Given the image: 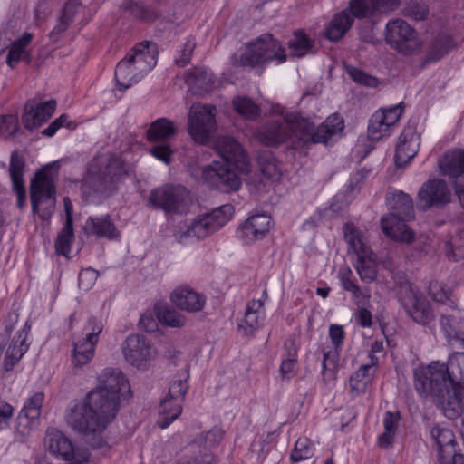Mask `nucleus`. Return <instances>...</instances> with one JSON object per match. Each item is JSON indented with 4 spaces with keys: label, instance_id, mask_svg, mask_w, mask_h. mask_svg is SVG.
Returning <instances> with one entry per match:
<instances>
[{
    "label": "nucleus",
    "instance_id": "f257e3e1",
    "mask_svg": "<svg viewBox=\"0 0 464 464\" xmlns=\"http://www.w3.org/2000/svg\"><path fill=\"white\" fill-rule=\"evenodd\" d=\"M414 387L420 396H432L449 419L464 413V353L447 362H433L414 370Z\"/></svg>",
    "mask_w": 464,
    "mask_h": 464
},
{
    "label": "nucleus",
    "instance_id": "f03ea898",
    "mask_svg": "<svg viewBox=\"0 0 464 464\" xmlns=\"http://www.w3.org/2000/svg\"><path fill=\"white\" fill-rule=\"evenodd\" d=\"M282 119L272 120L258 131L259 140L267 146H277L290 141L295 149L308 147L310 144H327L334 136L340 134L344 127L339 114H332L317 128L308 118L285 109L276 111Z\"/></svg>",
    "mask_w": 464,
    "mask_h": 464
},
{
    "label": "nucleus",
    "instance_id": "7ed1b4c3",
    "mask_svg": "<svg viewBox=\"0 0 464 464\" xmlns=\"http://www.w3.org/2000/svg\"><path fill=\"white\" fill-rule=\"evenodd\" d=\"M216 150L222 161L215 160L200 170V179L208 187L221 192L236 191L241 186V179L236 169L247 172L248 158L242 146L228 136L219 137L216 141Z\"/></svg>",
    "mask_w": 464,
    "mask_h": 464
},
{
    "label": "nucleus",
    "instance_id": "20e7f679",
    "mask_svg": "<svg viewBox=\"0 0 464 464\" xmlns=\"http://www.w3.org/2000/svg\"><path fill=\"white\" fill-rule=\"evenodd\" d=\"M101 395L88 393L82 401L72 406L65 415L68 426L82 435L92 449H100L107 444L103 432L116 417V413L101 403Z\"/></svg>",
    "mask_w": 464,
    "mask_h": 464
},
{
    "label": "nucleus",
    "instance_id": "39448f33",
    "mask_svg": "<svg viewBox=\"0 0 464 464\" xmlns=\"http://www.w3.org/2000/svg\"><path fill=\"white\" fill-rule=\"evenodd\" d=\"M125 174L122 160L111 153L101 154L90 162L82 184L85 200L100 203L116 190L120 178Z\"/></svg>",
    "mask_w": 464,
    "mask_h": 464
},
{
    "label": "nucleus",
    "instance_id": "423d86ee",
    "mask_svg": "<svg viewBox=\"0 0 464 464\" xmlns=\"http://www.w3.org/2000/svg\"><path fill=\"white\" fill-rule=\"evenodd\" d=\"M386 201L391 213L381 219L382 229L390 238L405 244L414 241V233L405 224L413 219L414 208L411 197L403 191L388 192Z\"/></svg>",
    "mask_w": 464,
    "mask_h": 464
},
{
    "label": "nucleus",
    "instance_id": "0eeeda50",
    "mask_svg": "<svg viewBox=\"0 0 464 464\" xmlns=\"http://www.w3.org/2000/svg\"><path fill=\"white\" fill-rule=\"evenodd\" d=\"M233 214L234 207L231 204L222 205L210 213L198 217L189 225L179 227L174 237L180 244H187L193 238L203 239L226 225Z\"/></svg>",
    "mask_w": 464,
    "mask_h": 464
},
{
    "label": "nucleus",
    "instance_id": "6e6552de",
    "mask_svg": "<svg viewBox=\"0 0 464 464\" xmlns=\"http://www.w3.org/2000/svg\"><path fill=\"white\" fill-rule=\"evenodd\" d=\"M394 292L406 314L415 323L429 325L434 321L435 316L430 302L404 276L399 277L394 285Z\"/></svg>",
    "mask_w": 464,
    "mask_h": 464
},
{
    "label": "nucleus",
    "instance_id": "1a4fd4ad",
    "mask_svg": "<svg viewBox=\"0 0 464 464\" xmlns=\"http://www.w3.org/2000/svg\"><path fill=\"white\" fill-rule=\"evenodd\" d=\"M31 203L34 213L43 220H49L55 207L54 179L48 167L38 171L30 186Z\"/></svg>",
    "mask_w": 464,
    "mask_h": 464
},
{
    "label": "nucleus",
    "instance_id": "9d476101",
    "mask_svg": "<svg viewBox=\"0 0 464 464\" xmlns=\"http://www.w3.org/2000/svg\"><path fill=\"white\" fill-rule=\"evenodd\" d=\"M189 191L181 185L165 184L153 188L148 198V206L169 214H184L190 206Z\"/></svg>",
    "mask_w": 464,
    "mask_h": 464
},
{
    "label": "nucleus",
    "instance_id": "9b49d317",
    "mask_svg": "<svg viewBox=\"0 0 464 464\" xmlns=\"http://www.w3.org/2000/svg\"><path fill=\"white\" fill-rule=\"evenodd\" d=\"M286 60L285 48L272 34H265L249 44L240 58L242 66H256L272 61L282 63Z\"/></svg>",
    "mask_w": 464,
    "mask_h": 464
},
{
    "label": "nucleus",
    "instance_id": "f8f14e48",
    "mask_svg": "<svg viewBox=\"0 0 464 464\" xmlns=\"http://www.w3.org/2000/svg\"><path fill=\"white\" fill-rule=\"evenodd\" d=\"M130 392V383L122 372L119 369L106 368L98 377L97 387L89 393L101 395V403L117 414L121 396Z\"/></svg>",
    "mask_w": 464,
    "mask_h": 464
},
{
    "label": "nucleus",
    "instance_id": "ddd939ff",
    "mask_svg": "<svg viewBox=\"0 0 464 464\" xmlns=\"http://www.w3.org/2000/svg\"><path fill=\"white\" fill-rule=\"evenodd\" d=\"M44 445L53 457L69 464H84L90 459L86 448L74 446L68 437L54 428L47 430Z\"/></svg>",
    "mask_w": 464,
    "mask_h": 464
},
{
    "label": "nucleus",
    "instance_id": "4468645a",
    "mask_svg": "<svg viewBox=\"0 0 464 464\" xmlns=\"http://www.w3.org/2000/svg\"><path fill=\"white\" fill-rule=\"evenodd\" d=\"M385 39L392 48L404 55L418 52L422 46L419 34L401 19L387 23Z\"/></svg>",
    "mask_w": 464,
    "mask_h": 464
},
{
    "label": "nucleus",
    "instance_id": "2eb2a0df",
    "mask_svg": "<svg viewBox=\"0 0 464 464\" xmlns=\"http://www.w3.org/2000/svg\"><path fill=\"white\" fill-rule=\"evenodd\" d=\"M216 108L201 103L192 104L188 116V132L200 144L207 143L216 130Z\"/></svg>",
    "mask_w": 464,
    "mask_h": 464
},
{
    "label": "nucleus",
    "instance_id": "dca6fc26",
    "mask_svg": "<svg viewBox=\"0 0 464 464\" xmlns=\"http://www.w3.org/2000/svg\"><path fill=\"white\" fill-rule=\"evenodd\" d=\"M176 133V124L167 118H159L152 121L146 131V136L149 141L162 142L161 144L152 147L150 149V153L166 164L170 162L171 156L173 154V150L167 141L174 137Z\"/></svg>",
    "mask_w": 464,
    "mask_h": 464
},
{
    "label": "nucleus",
    "instance_id": "f3484780",
    "mask_svg": "<svg viewBox=\"0 0 464 464\" xmlns=\"http://www.w3.org/2000/svg\"><path fill=\"white\" fill-rule=\"evenodd\" d=\"M125 360L140 370H147L156 358L157 351L150 340L142 334H130L121 344Z\"/></svg>",
    "mask_w": 464,
    "mask_h": 464
},
{
    "label": "nucleus",
    "instance_id": "a211bd4d",
    "mask_svg": "<svg viewBox=\"0 0 464 464\" xmlns=\"http://www.w3.org/2000/svg\"><path fill=\"white\" fill-rule=\"evenodd\" d=\"M430 436L437 445L440 464H464V455L457 452V444L451 430L436 425L431 428Z\"/></svg>",
    "mask_w": 464,
    "mask_h": 464
},
{
    "label": "nucleus",
    "instance_id": "6ab92c4d",
    "mask_svg": "<svg viewBox=\"0 0 464 464\" xmlns=\"http://www.w3.org/2000/svg\"><path fill=\"white\" fill-rule=\"evenodd\" d=\"M329 336L333 346L324 348L322 376L324 382L333 381L336 377L340 351L344 340V331L342 325L332 324L329 328Z\"/></svg>",
    "mask_w": 464,
    "mask_h": 464
},
{
    "label": "nucleus",
    "instance_id": "aec40b11",
    "mask_svg": "<svg viewBox=\"0 0 464 464\" xmlns=\"http://www.w3.org/2000/svg\"><path fill=\"white\" fill-rule=\"evenodd\" d=\"M402 113L400 104L375 111L369 122L368 137L374 141L389 137Z\"/></svg>",
    "mask_w": 464,
    "mask_h": 464
},
{
    "label": "nucleus",
    "instance_id": "412c9836",
    "mask_svg": "<svg viewBox=\"0 0 464 464\" xmlns=\"http://www.w3.org/2000/svg\"><path fill=\"white\" fill-rule=\"evenodd\" d=\"M56 109V101L36 103L30 100L24 105V111L22 116V122L29 130H34L46 122L53 114Z\"/></svg>",
    "mask_w": 464,
    "mask_h": 464
},
{
    "label": "nucleus",
    "instance_id": "4be33fe9",
    "mask_svg": "<svg viewBox=\"0 0 464 464\" xmlns=\"http://www.w3.org/2000/svg\"><path fill=\"white\" fill-rule=\"evenodd\" d=\"M271 217L261 213L250 216L237 231V236L246 244L262 239L271 227Z\"/></svg>",
    "mask_w": 464,
    "mask_h": 464
},
{
    "label": "nucleus",
    "instance_id": "5701e85b",
    "mask_svg": "<svg viewBox=\"0 0 464 464\" xmlns=\"http://www.w3.org/2000/svg\"><path fill=\"white\" fill-rule=\"evenodd\" d=\"M420 136L412 126L404 128L399 137L395 151V164L401 168L408 164L418 153Z\"/></svg>",
    "mask_w": 464,
    "mask_h": 464
},
{
    "label": "nucleus",
    "instance_id": "b1692460",
    "mask_svg": "<svg viewBox=\"0 0 464 464\" xmlns=\"http://www.w3.org/2000/svg\"><path fill=\"white\" fill-rule=\"evenodd\" d=\"M127 57L138 72V75L143 78L157 63L156 46L147 41L140 43L133 47Z\"/></svg>",
    "mask_w": 464,
    "mask_h": 464
},
{
    "label": "nucleus",
    "instance_id": "393cba45",
    "mask_svg": "<svg viewBox=\"0 0 464 464\" xmlns=\"http://www.w3.org/2000/svg\"><path fill=\"white\" fill-rule=\"evenodd\" d=\"M398 0H351L349 8L353 15L364 18L375 14H387L398 6Z\"/></svg>",
    "mask_w": 464,
    "mask_h": 464
},
{
    "label": "nucleus",
    "instance_id": "a878e982",
    "mask_svg": "<svg viewBox=\"0 0 464 464\" xmlns=\"http://www.w3.org/2000/svg\"><path fill=\"white\" fill-rule=\"evenodd\" d=\"M44 400V393L42 392H37L27 399L17 418V426L21 432H29L37 425Z\"/></svg>",
    "mask_w": 464,
    "mask_h": 464
},
{
    "label": "nucleus",
    "instance_id": "bb28decb",
    "mask_svg": "<svg viewBox=\"0 0 464 464\" xmlns=\"http://www.w3.org/2000/svg\"><path fill=\"white\" fill-rule=\"evenodd\" d=\"M31 326L28 322H26L23 329L17 333L15 337L8 345L3 362V369L5 372L13 371L14 367L20 362L27 352L29 348L27 338Z\"/></svg>",
    "mask_w": 464,
    "mask_h": 464
},
{
    "label": "nucleus",
    "instance_id": "cd10ccee",
    "mask_svg": "<svg viewBox=\"0 0 464 464\" xmlns=\"http://www.w3.org/2000/svg\"><path fill=\"white\" fill-rule=\"evenodd\" d=\"M84 231L97 238L118 240L121 237V232L109 214L89 217L84 224Z\"/></svg>",
    "mask_w": 464,
    "mask_h": 464
},
{
    "label": "nucleus",
    "instance_id": "c85d7f7f",
    "mask_svg": "<svg viewBox=\"0 0 464 464\" xmlns=\"http://www.w3.org/2000/svg\"><path fill=\"white\" fill-rule=\"evenodd\" d=\"M419 198L426 206L444 205L450 200V191L442 180H429L419 190Z\"/></svg>",
    "mask_w": 464,
    "mask_h": 464
},
{
    "label": "nucleus",
    "instance_id": "c756f323",
    "mask_svg": "<svg viewBox=\"0 0 464 464\" xmlns=\"http://www.w3.org/2000/svg\"><path fill=\"white\" fill-rule=\"evenodd\" d=\"M24 159L16 151L12 152L9 165V173L12 179L13 189L17 195V207L22 208L26 198L24 185Z\"/></svg>",
    "mask_w": 464,
    "mask_h": 464
},
{
    "label": "nucleus",
    "instance_id": "7c9ffc66",
    "mask_svg": "<svg viewBox=\"0 0 464 464\" xmlns=\"http://www.w3.org/2000/svg\"><path fill=\"white\" fill-rule=\"evenodd\" d=\"M439 167L440 172L448 176L453 184L458 182L454 179L460 178L464 173V150L457 149L448 151L440 160Z\"/></svg>",
    "mask_w": 464,
    "mask_h": 464
},
{
    "label": "nucleus",
    "instance_id": "2f4dec72",
    "mask_svg": "<svg viewBox=\"0 0 464 464\" xmlns=\"http://www.w3.org/2000/svg\"><path fill=\"white\" fill-rule=\"evenodd\" d=\"M171 301L181 310L198 312L204 307L206 299L202 295L189 288L181 287L172 293Z\"/></svg>",
    "mask_w": 464,
    "mask_h": 464
},
{
    "label": "nucleus",
    "instance_id": "473e14b6",
    "mask_svg": "<svg viewBox=\"0 0 464 464\" xmlns=\"http://www.w3.org/2000/svg\"><path fill=\"white\" fill-rule=\"evenodd\" d=\"M186 83L193 93L201 95L214 87L215 77L209 69L194 68L186 74Z\"/></svg>",
    "mask_w": 464,
    "mask_h": 464
},
{
    "label": "nucleus",
    "instance_id": "72a5a7b5",
    "mask_svg": "<svg viewBox=\"0 0 464 464\" xmlns=\"http://www.w3.org/2000/svg\"><path fill=\"white\" fill-rule=\"evenodd\" d=\"M265 318L264 304L261 300H253L247 304L244 319L238 326L246 335H252L261 327Z\"/></svg>",
    "mask_w": 464,
    "mask_h": 464
},
{
    "label": "nucleus",
    "instance_id": "f704fd0d",
    "mask_svg": "<svg viewBox=\"0 0 464 464\" xmlns=\"http://www.w3.org/2000/svg\"><path fill=\"white\" fill-rule=\"evenodd\" d=\"M464 320V312L457 309L456 305H450V309L441 312L440 324L449 339H459V325Z\"/></svg>",
    "mask_w": 464,
    "mask_h": 464
},
{
    "label": "nucleus",
    "instance_id": "c9c22d12",
    "mask_svg": "<svg viewBox=\"0 0 464 464\" xmlns=\"http://www.w3.org/2000/svg\"><path fill=\"white\" fill-rule=\"evenodd\" d=\"M349 10H343L336 14L331 20L325 31V36L332 42L342 39L353 23V15Z\"/></svg>",
    "mask_w": 464,
    "mask_h": 464
},
{
    "label": "nucleus",
    "instance_id": "e433bc0d",
    "mask_svg": "<svg viewBox=\"0 0 464 464\" xmlns=\"http://www.w3.org/2000/svg\"><path fill=\"white\" fill-rule=\"evenodd\" d=\"M377 358L371 355V362L362 365L356 372L350 377L351 392L359 394L366 391L372 377L375 371Z\"/></svg>",
    "mask_w": 464,
    "mask_h": 464
},
{
    "label": "nucleus",
    "instance_id": "4c0bfd02",
    "mask_svg": "<svg viewBox=\"0 0 464 464\" xmlns=\"http://www.w3.org/2000/svg\"><path fill=\"white\" fill-rule=\"evenodd\" d=\"M114 74L117 85L122 90L130 88L142 79L127 56L118 63Z\"/></svg>",
    "mask_w": 464,
    "mask_h": 464
},
{
    "label": "nucleus",
    "instance_id": "58836bf2",
    "mask_svg": "<svg viewBox=\"0 0 464 464\" xmlns=\"http://www.w3.org/2000/svg\"><path fill=\"white\" fill-rule=\"evenodd\" d=\"M96 343L84 338L73 343L72 353V365L74 370L82 369L88 364L94 356Z\"/></svg>",
    "mask_w": 464,
    "mask_h": 464
},
{
    "label": "nucleus",
    "instance_id": "ea45409f",
    "mask_svg": "<svg viewBox=\"0 0 464 464\" xmlns=\"http://www.w3.org/2000/svg\"><path fill=\"white\" fill-rule=\"evenodd\" d=\"M33 34L24 33L19 39L10 44L9 53L6 58V63L14 68L16 63L24 59L26 63L30 62L29 53L26 48L31 44Z\"/></svg>",
    "mask_w": 464,
    "mask_h": 464
},
{
    "label": "nucleus",
    "instance_id": "a19ab883",
    "mask_svg": "<svg viewBox=\"0 0 464 464\" xmlns=\"http://www.w3.org/2000/svg\"><path fill=\"white\" fill-rule=\"evenodd\" d=\"M181 403L182 402H176V399L169 395L161 400L159 408L160 419L158 421L161 429L168 428L170 423L181 414Z\"/></svg>",
    "mask_w": 464,
    "mask_h": 464
},
{
    "label": "nucleus",
    "instance_id": "79ce46f5",
    "mask_svg": "<svg viewBox=\"0 0 464 464\" xmlns=\"http://www.w3.org/2000/svg\"><path fill=\"white\" fill-rule=\"evenodd\" d=\"M314 42L310 39L304 31L297 30L294 33V36L288 42L290 55L293 57H304L313 53Z\"/></svg>",
    "mask_w": 464,
    "mask_h": 464
},
{
    "label": "nucleus",
    "instance_id": "37998d69",
    "mask_svg": "<svg viewBox=\"0 0 464 464\" xmlns=\"http://www.w3.org/2000/svg\"><path fill=\"white\" fill-rule=\"evenodd\" d=\"M344 239L357 256L369 253L367 246L362 240V233L353 223H346L343 227Z\"/></svg>",
    "mask_w": 464,
    "mask_h": 464
},
{
    "label": "nucleus",
    "instance_id": "c03bdc74",
    "mask_svg": "<svg viewBox=\"0 0 464 464\" xmlns=\"http://www.w3.org/2000/svg\"><path fill=\"white\" fill-rule=\"evenodd\" d=\"M232 103L236 112L246 119L256 120L260 116L261 110L259 106L248 97H235Z\"/></svg>",
    "mask_w": 464,
    "mask_h": 464
},
{
    "label": "nucleus",
    "instance_id": "a18cd8bd",
    "mask_svg": "<svg viewBox=\"0 0 464 464\" xmlns=\"http://www.w3.org/2000/svg\"><path fill=\"white\" fill-rule=\"evenodd\" d=\"M399 412L387 411L383 419L384 432L378 438V443L382 448H388L392 443L398 422L400 420Z\"/></svg>",
    "mask_w": 464,
    "mask_h": 464
},
{
    "label": "nucleus",
    "instance_id": "49530a36",
    "mask_svg": "<svg viewBox=\"0 0 464 464\" xmlns=\"http://www.w3.org/2000/svg\"><path fill=\"white\" fill-rule=\"evenodd\" d=\"M156 314L159 321L164 325L179 328L185 324L184 317L167 305L157 306Z\"/></svg>",
    "mask_w": 464,
    "mask_h": 464
},
{
    "label": "nucleus",
    "instance_id": "de8ad7c7",
    "mask_svg": "<svg viewBox=\"0 0 464 464\" xmlns=\"http://www.w3.org/2000/svg\"><path fill=\"white\" fill-rule=\"evenodd\" d=\"M74 239L72 224L64 223L55 240L56 253L67 256L71 251V245Z\"/></svg>",
    "mask_w": 464,
    "mask_h": 464
},
{
    "label": "nucleus",
    "instance_id": "09e8293b",
    "mask_svg": "<svg viewBox=\"0 0 464 464\" xmlns=\"http://www.w3.org/2000/svg\"><path fill=\"white\" fill-rule=\"evenodd\" d=\"M314 452V443L306 437L299 438L291 452L290 459L293 462H299L311 458Z\"/></svg>",
    "mask_w": 464,
    "mask_h": 464
},
{
    "label": "nucleus",
    "instance_id": "8fccbe9b",
    "mask_svg": "<svg viewBox=\"0 0 464 464\" xmlns=\"http://www.w3.org/2000/svg\"><path fill=\"white\" fill-rule=\"evenodd\" d=\"M357 257L356 270L361 280L367 283L372 282L376 277V269L375 265L369 257V253L359 255Z\"/></svg>",
    "mask_w": 464,
    "mask_h": 464
},
{
    "label": "nucleus",
    "instance_id": "3c124183",
    "mask_svg": "<svg viewBox=\"0 0 464 464\" xmlns=\"http://www.w3.org/2000/svg\"><path fill=\"white\" fill-rule=\"evenodd\" d=\"M19 129L18 117L15 114L0 116V138L14 136Z\"/></svg>",
    "mask_w": 464,
    "mask_h": 464
},
{
    "label": "nucleus",
    "instance_id": "603ef678",
    "mask_svg": "<svg viewBox=\"0 0 464 464\" xmlns=\"http://www.w3.org/2000/svg\"><path fill=\"white\" fill-rule=\"evenodd\" d=\"M453 47V41L450 36L445 34L438 37L430 49V56L433 60L440 59Z\"/></svg>",
    "mask_w": 464,
    "mask_h": 464
},
{
    "label": "nucleus",
    "instance_id": "864d4df0",
    "mask_svg": "<svg viewBox=\"0 0 464 464\" xmlns=\"http://www.w3.org/2000/svg\"><path fill=\"white\" fill-rule=\"evenodd\" d=\"M188 374L184 372L182 376L171 383L169 388V392L167 395L173 397L176 399V402H183L185 395L188 390V384L187 382V379Z\"/></svg>",
    "mask_w": 464,
    "mask_h": 464
},
{
    "label": "nucleus",
    "instance_id": "5fc2aeb1",
    "mask_svg": "<svg viewBox=\"0 0 464 464\" xmlns=\"http://www.w3.org/2000/svg\"><path fill=\"white\" fill-rule=\"evenodd\" d=\"M103 330V323L102 318L92 316L88 319L86 325L83 328V332L85 333V338L91 343H94L97 344L99 342V335Z\"/></svg>",
    "mask_w": 464,
    "mask_h": 464
},
{
    "label": "nucleus",
    "instance_id": "6e6d98bb",
    "mask_svg": "<svg viewBox=\"0 0 464 464\" xmlns=\"http://www.w3.org/2000/svg\"><path fill=\"white\" fill-rule=\"evenodd\" d=\"M71 6L70 5H65L63 8V15L61 16L58 24L53 27L52 32L50 33V37L56 41L58 37L66 31L70 23L72 20V15L70 14Z\"/></svg>",
    "mask_w": 464,
    "mask_h": 464
},
{
    "label": "nucleus",
    "instance_id": "4d7b16f0",
    "mask_svg": "<svg viewBox=\"0 0 464 464\" xmlns=\"http://www.w3.org/2000/svg\"><path fill=\"white\" fill-rule=\"evenodd\" d=\"M348 72L351 78L360 84L373 87L378 83L377 78L367 74L360 69L353 67L349 69Z\"/></svg>",
    "mask_w": 464,
    "mask_h": 464
},
{
    "label": "nucleus",
    "instance_id": "13d9d810",
    "mask_svg": "<svg viewBox=\"0 0 464 464\" xmlns=\"http://www.w3.org/2000/svg\"><path fill=\"white\" fill-rule=\"evenodd\" d=\"M297 371V360L295 356V353L294 354H289L286 359L282 361L280 366V372L283 378L286 380H290L295 376Z\"/></svg>",
    "mask_w": 464,
    "mask_h": 464
},
{
    "label": "nucleus",
    "instance_id": "bf43d9fd",
    "mask_svg": "<svg viewBox=\"0 0 464 464\" xmlns=\"http://www.w3.org/2000/svg\"><path fill=\"white\" fill-rule=\"evenodd\" d=\"M405 15L415 21H422L428 15V8L424 5L411 2L404 10Z\"/></svg>",
    "mask_w": 464,
    "mask_h": 464
},
{
    "label": "nucleus",
    "instance_id": "052dcab7",
    "mask_svg": "<svg viewBox=\"0 0 464 464\" xmlns=\"http://www.w3.org/2000/svg\"><path fill=\"white\" fill-rule=\"evenodd\" d=\"M124 8L126 10H129L130 14L140 19H150L152 18V14L147 9V7L142 4L139 2L134 1H127L124 3Z\"/></svg>",
    "mask_w": 464,
    "mask_h": 464
},
{
    "label": "nucleus",
    "instance_id": "680f3d73",
    "mask_svg": "<svg viewBox=\"0 0 464 464\" xmlns=\"http://www.w3.org/2000/svg\"><path fill=\"white\" fill-rule=\"evenodd\" d=\"M338 277L343 288L347 292H351L358 285L356 284V279L353 276L352 270L348 267L341 269L339 271Z\"/></svg>",
    "mask_w": 464,
    "mask_h": 464
},
{
    "label": "nucleus",
    "instance_id": "e2e57ef3",
    "mask_svg": "<svg viewBox=\"0 0 464 464\" xmlns=\"http://www.w3.org/2000/svg\"><path fill=\"white\" fill-rule=\"evenodd\" d=\"M98 277L97 272L92 268L82 270L79 274V285L80 287L87 290L94 285Z\"/></svg>",
    "mask_w": 464,
    "mask_h": 464
},
{
    "label": "nucleus",
    "instance_id": "0e129e2a",
    "mask_svg": "<svg viewBox=\"0 0 464 464\" xmlns=\"http://www.w3.org/2000/svg\"><path fill=\"white\" fill-rule=\"evenodd\" d=\"M195 45L196 44L192 39L187 40L184 44V48L181 51L180 56L175 60L179 66L184 67L190 62V57L192 55Z\"/></svg>",
    "mask_w": 464,
    "mask_h": 464
},
{
    "label": "nucleus",
    "instance_id": "69168bd1",
    "mask_svg": "<svg viewBox=\"0 0 464 464\" xmlns=\"http://www.w3.org/2000/svg\"><path fill=\"white\" fill-rule=\"evenodd\" d=\"M352 297L354 301V303L360 306L364 305L366 303H368L370 299V291L365 289H361L358 285L355 287V289H353L351 292Z\"/></svg>",
    "mask_w": 464,
    "mask_h": 464
},
{
    "label": "nucleus",
    "instance_id": "338daca9",
    "mask_svg": "<svg viewBox=\"0 0 464 464\" xmlns=\"http://www.w3.org/2000/svg\"><path fill=\"white\" fill-rule=\"evenodd\" d=\"M355 319L362 327H370L372 324V314L364 307L358 309Z\"/></svg>",
    "mask_w": 464,
    "mask_h": 464
},
{
    "label": "nucleus",
    "instance_id": "774afa93",
    "mask_svg": "<svg viewBox=\"0 0 464 464\" xmlns=\"http://www.w3.org/2000/svg\"><path fill=\"white\" fill-rule=\"evenodd\" d=\"M430 294L435 302L441 303L443 304H446V303L449 302V304L445 309H450V305H456L455 303L450 299L448 293L443 288L436 290L435 287H431Z\"/></svg>",
    "mask_w": 464,
    "mask_h": 464
}]
</instances>
